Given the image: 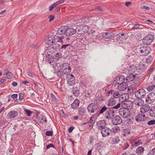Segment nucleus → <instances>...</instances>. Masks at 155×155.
Here are the masks:
<instances>
[{"instance_id":"obj_2","label":"nucleus","mask_w":155,"mask_h":155,"mask_svg":"<svg viewBox=\"0 0 155 155\" xmlns=\"http://www.w3.org/2000/svg\"><path fill=\"white\" fill-rule=\"evenodd\" d=\"M57 66L61 68L64 71V73H65L66 75L70 73L71 72V68L70 64L68 63L59 64H57Z\"/></svg>"},{"instance_id":"obj_23","label":"nucleus","mask_w":155,"mask_h":155,"mask_svg":"<svg viewBox=\"0 0 155 155\" xmlns=\"http://www.w3.org/2000/svg\"><path fill=\"white\" fill-rule=\"evenodd\" d=\"M124 107L126 109H131L133 106V103L131 101H126L124 103Z\"/></svg>"},{"instance_id":"obj_15","label":"nucleus","mask_w":155,"mask_h":155,"mask_svg":"<svg viewBox=\"0 0 155 155\" xmlns=\"http://www.w3.org/2000/svg\"><path fill=\"white\" fill-rule=\"evenodd\" d=\"M112 121L113 124L117 125L120 124L122 122V120L120 116L116 115L113 118Z\"/></svg>"},{"instance_id":"obj_61","label":"nucleus","mask_w":155,"mask_h":155,"mask_svg":"<svg viewBox=\"0 0 155 155\" xmlns=\"http://www.w3.org/2000/svg\"><path fill=\"white\" fill-rule=\"evenodd\" d=\"M131 2H126L125 3V5L127 7L129 6L130 5H131Z\"/></svg>"},{"instance_id":"obj_3","label":"nucleus","mask_w":155,"mask_h":155,"mask_svg":"<svg viewBox=\"0 0 155 155\" xmlns=\"http://www.w3.org/2000/svg\"><path fill=\"white\" fill-rule=\"evenodd\" d=\"M60 46L58 44H52L48 48V51L52 54L57 52L60 49Z\"/></svg>"},{"instance_id":"obj_7","label":"nucleus","mask_w":155,"mask_h":155,"mask_svg":"<svg viewBox=\"0 0 155 155\" xmlns=\"http://www.w3.org/2000/svg\"><path fill=\"white\" fill-rule=\"evenodd\" d=\"M66 78L67 79V84L69 86H73L75 84V78L74 75L69 73L66 74Z\"/></svg>"},{"instance_id":"obj_17","label":"nucleus","mask_w":155,"mask_h":155,"mask_svg":"<svg viewBox=\"0 0 155 155\" xmlns=\"http://www.w3.org/2000/svg\"><path fill=\"white\" fill-rule=\"evenodd\" d=\"M150 107L148 104H145L142 106L140 109V112L142 114L147 112L150 109Z\"/></svg>"},{"instance_id":"obj_42","label":"nucleus","mask_w":155,"mask_h":155,"mask_svg":"<svg viewBox=\"0 0 155 155\" xmlns=\"http://www.w3.org/2000/svg\"><path fill=\"white\" fill-rule=\"evenodd\" d=\"M57 41L58 42H60L62 44L64 43L63 41L64 39V38L63 36H57Z\"/></svg>"},{"instance_id":"obj_37","label":"nucleus","mask_w":155,"mask_h":155,"mask_svg":"<svg viewBox=\"0 0 155 155\" xmlns=\"http://www.w3.org/2000/svg\"><path fill=\"white\" fill-rule=\"evenodd\" d=\"M72 93L74 96L78 97L79 94V90L77 88H75L72 90Z\"/></svg>"},{"instance_id":"obj_22","label":"nucleus","mask_w":155,"mask_h":155,"mask_svg":"<svg viewBox=\"0 0 155 155\" xmlns=\"http://www.w3.org/2000/svg\"><path fill=\"white\" fill-rule=\"evenodd\" d=\"M18 113L16 111L12 110L10 111L8 114V117L10 119L13 118L18 116Z\"/></svg>"},{"instance_id":"obj_64","label":"nucleus","mask_w":155,"mask_h":155,"mask_svg":"<svg viewBox=\"0 0 155 155\" xmlns=\"http://www.w3.org/2000/svg\"><path fill=\"white\" fill-rule=\"evenodd\" d=\"M55 7L53 4L49 6V11H51Z\"/></svg>"},{"instance_id":"obj_43","label":"nucleus","mask_w":155,"mask_h":155,"mask_svg":"<svg viewBox=\"0 0 155 155\" xmlns=\"http://www.w3.org/2000/svg\"><path fill=\"white\" fill-rule=\"evenodd\" d=\"M94 118L92 117H91L89 120L87 122V123L88 124H91L89 125V126L92 127L94 124V121L93 119Z\"/></svg>"},{"instance_id":"obj_55","label":"nucleus","mask_w":155,"mask_h":155,"mask_svg":"<svg viewBox=\"0 0 155 155\" xmlns=\"http://www.w3.org/2000/svg\"><path fill=\"white\" fill-rule=\"evenodd\" d=\"M49 21H51L54 20V15H49Z\"/></svg>"},{"instance_id":"obj_48","label":"nucleus","mask_w":155,"mask_h":155,"mask_svg":"<svg viewBox=\"0 0 155 155\" xmlns=\"http://www.w3.org/2000/svg\"><path fill=\"white\" fill-rule=\"evenodd\" d=\"M61 56L58 53H57L54 56V59L56 60H58L59 58H61Z\"/></svg>"},{"instance_id":"obj_36","label":"nucleus","mask_w":155,"mask_h":155,"mask_svg":"<svg viewBox=\"0 0 155 155\" xmlns=\"http://www.w3.org/2000/svg\"><path fill=\"white\" fill-rule=\"evenodd\" d=\"M51 99L52 102L55 104H57L58 103V99L53 94H51Z\"/></svg>"},{"instance_id":"obj_12","label":"nucleus","mask_w":155,"mask_h":155,"mask_svg":"<svg viewBox=\"0 0 155 155\" xmlns=\"http://www.w3.org/2000/svg\"><path fill=\"white\" fill-rule=\"evenodd\" d=\"M146 94V92L143 89H139L135 93V96L137 98H143Z\"/></svg>"},{"instance_id":"obj_60","label":"nucleus","mask_w":155,"mask_h":155,"mask_svg":"<svg viewBox=\"0 0 155 155\" xmlns=\"http://www.w3.org/2000/svg\"><path fill=\"white\" fill-rule=\"evenodd\" d=\"M150 155H155V148L153 149L151 152L149 153Z\"/></svg>"},{"instance_id":"obj_16","label":"nucleus","mask_w":155,"mask_h":155,"mask_svg":"<svg viewBox=\"0 0 155 155\" xmlns=\"http://www.w3.org/2000/svg\"><path fill=\"white\" fill-rule=\"evenodd\" d=\"M135 120L137 122H141L146 120V117L144 114L139 113L135 117Z\"/></svg>"},{"instance_id":"obj_41","label":"nucleus","mask_w":155,"mask_h":155,"mask_svg":"<svg viewBox=\"0 0 155 155\" xmlns=\"http://www.w3.org/2000/svg\"><path fill=\"white\" fill-rule=\"evenodd\" d=\"M24 110L25 114H26L28 117L30 116L31 114L32 113V112L29 110L24 108Z\"/></svg>"},{"instance_id":"obj_29","label":"nucleus","mask_w":155,"mask_h":155,"mask_svg":"<svg viewBox=\"0 0 155 155\" xmlns=\"http://www.w3.org/2000/svg\"><path fill=\"white\" fill-rule=\"evenodd\" d=\"M67 27L64 26L59 28L58 31V33L60 35H62L63 34H65V31Z\"/></svg>"},{"instance_id":"obj_58","label":"nucleus","mask_w":155,"mask_h":155,"mask_svg":"<svg viewBox=\"0 0 155 155\" xmlns=\"http://www.w3.org/2000/svg\"><path fill=\"white\" fill-rule=\"evenodd\" d=\"M93 138L92 136H90L89 137V143L91 144H92L93 141Z\"/></svg>"},{"instance_id":"obj_4","label":"nucleus","mask_w":155,"mask_h":155,"mask_svg":"<svg viewBox=\"0 0 155 155\" xmlns=\"http://www.w3.org/2000/svg\"><path fill=\"white\" fill-rule=\"evenodd\" d=\"M151 49L150 47L141 46L139 48L138 52L141 55H146L148 54L150 52Z\"/></svg>"},{"instance_id":"obj_54","label":"nucleus","mask_w":155,"mask_h":155,"mask_svg":"<svg viewBox=\"0 0 155 155\" xmlns=\"http://www.w3.org/2000/svg\"><path fill=\"white\" fill-rule=\"evenodd\" d=\"M54 147V146L52 143H50V144H48L46 148L48 149H49V148H50V147Z\"/></svg>"},{"instance_id":"obj_25","label":"nucleus","mask_w":155,"mask_h":155,"mask_svg":"<svg viewBox=\"0 0 155 155\" xmlns=\"http://www.w3.org/2000/svg\"><path fill=\"white\" fill-rule=\"evenodd\" d=\"M54 61V58L51 55L48 54L46 55L45 58V61L49 64L52 63Z\"/></svg>"},{"instance_id":"obj_57","label":"nucleus","mask_w":155,"mask_h":155,"mask_svg":"<svg viewBox=\"0 0 155 155\" xmlns=\"http://www.w3.org/2000/svg\"><path fill=\"white\" fill-rule=\"evenodd\" d=\"M19 101L23 99V94L21 93L19 94Z\"/></svg>"},{"instance_id":"obj_24","label":"nucleus","mask_w":155,"mask_h":155,"mask_svg":"<svg viewBox=\"0 0 155 155\" xmlns=\"http://www.w3.org/2000/svg\"><path fill=\"white\" fill-rule=\"evenodd\" d=\"M57 70L58 71L57 72V75L60 78H63L64 77V75H66L62 69L59 67H58Z\"/></svg>"},{"instance_id":"obj_31","label":"nucleus","mask_w":155,"mask_h":155,"mask_svg":"<svg viewBox=\"0 0 155 155\" xmlns=\"http://www.w3.org/2000/svg\"><path fill=\"white\" fill-rule=\"evenodd\" d=\"M111 143L112 144L117 143L120 141L119 137L116 136L112 138L111 139Z\"/></svg>"},{"instance_id":"obj_40","label":"nucleus","mask_w":155,"mask_h":155,"mask_svg":"<svg viewBox=\"0 0 155 155\" xmlns=\"http://www.w3.org/2000/svg\"><path fill=\"white\" fill-rule=\"evenodd\" d=\"M155 89V84H150L147 87V90L149 91H151Z\"/></svg>"},{"instance_id":"obj_62","label":"nucleus","mask_w":155,"mask_h":155,"mask_svg":"<svg viewBox=\"0 0 155 155\" xmlns=\"http://www.w3.org/2000/svg\"><path fill=\"white\" fill-rule=\"evenodd\" d=\"M65 0H59L57 1L58 3L59 4V5H60L61 4H62L64 3L65 2Z\"/></svg>"},{"instance_id":"obj_30","label":"nucleus","mask_w":155,"mask_h":155,"mask_svg":"<svg viewBox=\"0 0 155 155\" xmlns=\"http://www.w3.org/2000/svg\"><path fill=\"white\" fill-rule=\"evenodd\" d=\"M135 77V74H130L127 77L126 80L127 82H129L131 81L134 79Z\"/></svg>"},{"instance_id":"obj_32","label":"nucleus","mask_w":155,"mask_h":155,"mask_svg":"<svg viewBox=\"0 0 155 155\" xmlns=\"http://www.w3.org/2000/svg\"><path fill=\"white\" fill-rule=\"evenodd\" d=\"M112 34L113 33H111L106 32L105 33L103 34L102 37L105 38L109 39L113 37Z\"/></svg>"},{"instance_id":"obj_45","label":"nucleus","mask_w":155,"mask_h":155,"mask_svg":"<svg viewBox=\"0 0 155 155\" xmlns=\"http://www.w3.org/2000/svg\"><path fill=\"white\" fill-rule=\"evenodd\" d=\"M89 28L87 26H84L82 27V30L83 32V34L84 33L89 32Z\"/></svg>"},{"instance_id":"obj_35","label":"nucleus","mask_w":155,"mask_h":155,"mask_svg":"<svg viewBox=\"0 0 155 155\" xmlns=\"http://www.w3.org/2000/svg\"><path fill=\"white\" fill-rule=\"evenodd\" d=\"M153 58L152 56H150L146 59V63L148 64H151L153 61Z\"/></svg>"},{"instance_id":"obj_10","label":"nucleus","mask_w":155,"mask_h":155,"mask_svg":"<svg viewBox=\"0 0 155 155\" xmlns=\"http://www.w3.org/2000/svg\"><path fill=\"white\" fill-rule=\"evenodd\" d=\"M155 101V92H151L147 96L146 101L148 104L152 103Z\"/></svg>"},{"instance_id":"obj_34","label":"nucleus","mask_w":155,"mask_h":155,"mask_svg":"<svg viewBox=\"0 0 155 155\" xmlns=\"http://www.w3.org/2000/svg\"><path fill=\"white\" fill-rule=\"evenodd\" d=\"M149 115L151 117H155V106L152 107L149 111Z\"/></svg>"},{"instance_id":"obj_49","label":"nucleus","mask_w":155,"mask_h":155,"mask_svg":"<svg viewBox=\"0 0 155 155\" xmlns=\"http://www.w3.org/2000/svg\"><path fill=\"white\" fill-rule=\"evenodd\" d=\"M53 132L51 130L47 131L46 132V135L47 136H51Z\"/></svg>"},{"instance_id":"obj_26","label":"nucleus","mask_w":155,"mask_h":155,"mask_svg":"<svg viewBox=\"0 0 155 155\" xmlns=\"http://www.w3.org/2000/svg\"><path fill=\"white\" fill-rule=\"evenodd\" d=\"M38 120L41 123L43 124L47 121L46 117L43 115H41L38 116Z\"/></svg>"},{"instance_id":"obj_47","label":"nucleus","mask_w":155,"mask_h":155,"mask_svg":"<svg viewBox=\"0 0 155 155\" xmlns=\"http://www.w3.org/2000/svg\"><path fill=\"white\" fill-rule=\"evenodd\" d=\"M108 108L107 107L105 106H103L101 109L99 111L100 114H102L103 113H104L105 111H106L107 109Z\"/></svg>"},{"instance_id":"obj_46","label":"nucleus","mask_w":155,"mask_h":155,"mask_svg":"<svg viewBox=\"0 0 155 155\" xmlns=\"http://www.w3.org/2000/svg\"><path fill=\"white\" fill-rule=\"evenodd\" d=\"M6 77L9 79H11L13 76V75L9 71H8L6 73Z\"/></svg>"},{"instance_id":"obj_27","label":"nucleus","mask_w":155,"mask_h":155,"mask_svg":"<svg viewBox=\"0 0 155 155\" xmlns=\"http://www.w3.org/2000/svg\"><path fill=\"white\" fill-rule=\"evenodd\" d=\"M144 150V147L140 146L137 148L135 152L137 155H141L143 153Z\"/></svg>"},{"instance_id":"obj_28","label":"nucleus","mask_w":155,"mask_h":155,"mask_svg":"<svg viewBox=\"0 0 155 155\" xmlns=\"http://www.w3.org/2000/svg\"><path fill=\"white\" fill-rule=\"evenodd\" d=\"M80 101L77 99L75 100L71 104V107L73 109H76L79 105Z\"/></svg>"},{"instance_id":"obj_20","label":"nucleus","mask_w":155,"mask_h":155,"mask_svg":"<svg viewBox=\"0 0 155 155\" xmlns=\"http://www.w3.org/2000/svg\"><path fill=\"white\" fill-rule=\"evenodd\" d=\"M76 32V30L73 28H68L66 29L65 35L67 36H70Z\"/></svg>"},{"instance_id":"obj_52","label":"nucleus","mask_w":155,"mask_h":155,"mask_svg":"<svg viewBox=\"0 0 155 155\" xmlns=\"http://www.w3.org/2000/svg\"><path fill=\"white\" fill-rule=\"evenodd\" d=\"M140 144V141H137L136 142H135L134 145L135 147H137Z\"/></svg>"},{"instance_id":"obj_1","label":"nucleus","mask_w":155,"mask_h":155,"mask_svg":"<svg viewBox=\"0 0 155 155\" xmlns=\"http://www.w3.org/2000/svg\"><path fill=\"white\" fill-rule=\"evenodd\" d=\"M108 108H112L116 110L120 108L122 105L120 103L117 104L116 100L114 98L111 97L108 101L107 104Z\"/></svg>"},{"instance_id":"obj_18","label":"nucleus","mask_w":155,"mask_h":155,"mask_svg":"<svg viewBox=\"0 0 155 155\" xmlns=\"http://www.w3.org/2000/svg\"><path fill=\"white\" fill-rule=\"evenodd\" d=\"M127 86L128 85L127 83L124 82L117 85L116 87L119 91H123L125 90L127 88Z\"/></svg>"},{"instance_id":"obj_6","label":"nucleus","mask_w":155,"mask_h":155,"mask_svg":"<svg viewBox=\"0 0 155 155\" xmlns=\"http://www.w3.org/2000/svg\"><path fill=\"white\" fill-rule=\"evenodd\" d=\"M117 110L112 108H108L106 113V118L108 120L112 119L114 116V113Z\"/></svg>"},{"instance_id":"obj_13","label":"nucleus","mask_w":155,"mask_h":155,"mask_svg":"<svg viewBox=\"0 0 155 155\" xmlns=\"http://www.w3.org/2000/svg\"><path fill=\"white\" fill-rule=\"evenodd\" d=\"M129 71H130L132 73H137L136 74H138L137 73H141L143 71V70L141 69L140 67H136L134 65L130 66L129 69Z\"/></svg>"},{"instance_id":"obj_19","label":"nucleus","mask_w":155,"mask_h":155,"mask_svg":"<svg viewBox=\"0 0 155 155\" xmlns=\"http://www.w3.org/2000/svg\"><path fill=\"white\" fill-rule=\"evenodd\" d=\"M96 125L97 128L101 130L106 127V122L104 120L99 121L97 122Z\"/></svg>"},{"instance_id":"obj_14","label":"nucleus","mask_w":155,"mask_h":155,"mask_svg":"<svg viewBox=\"0 0 155 155\" xmlns=\"http://www.w3.org/2000/svg\"><path fill=\"white\" fill-rule=\"evenodd\" d=\"M124 77L123 75L117 77L114 80V83L115 85V87L124 82Z\"/></svg>"},{"instance_id":"obj_8","label":"nucleus","mask_w":155,"mask_h":155,"mask_svg":"<svg viewBox=\"0 0 155 155\" xmlns=\"http://www.w3.org/2000/svg\"><path fill=\"white\" fill-rule=\"evenodd\" d=\"M99 107L96 104L91 103L89 104L87 107L88 112L90 113H94L95 111H97Z\"/></svg>"},{"instance_id":"obj_51","label":"nucleus","mask_w":155,"mask_h":155,"mask_svg":"<svg viewBox=\"0 0 155 155\" xmlns=\"http://www.w3.org/2000/svg\"><path fill=\"white\" fill-rule=\"evenodd\" d=\"M70 45L69 44H67L66 45H63L61 47H60V49H65L66 48L68 47L69 46H70Z\"/></svg>"},{"instance_id":"obj_39","label":"nucleus","mask_w":155,"mask_h":155,"mask_svg":"<svg viewBox=\"0 0 155 155\" xmlns=\"http://www.w3.org/2000/svg\"><path fill=\"white\" fill-rule=\"evenodd\" d=\"M86 112L85 109L84 108H81L79 109V115L82 117L84 115Z\"/></svg>"},{"instance_id":"obj_5","label":"nucleus","mask_w":155,"mask_h":155,"mask_svg":"<svg viewBox=\"0 0 155 155\" xmlns=\"http://www.w3.org/2000/svg\"><path fill=\"white\" fill-rule=\"evenodd\" d=\"M119 114L123 117L126 118L129 116L130 114V111L127 109L125 108H120L119 110Z\"/></svg>"},{"instance_id":"obj_63","label":"nucleus","mask_w":155,"mask_h":155,"mask_svg":"<svg viewBox=\"0 0 155 155\" xmlns=\"http://www.w3.org/2000/svg\"><path fill=\"white\" fill-rule=\"evenodd\" d=\"M18 97V95L16 94H14L12 95L11 97L13 99H15L17 98Z\"/></svg>"},{"instance_id":"obj_50","label":"nucleus","mask_w":155,"mask_h":155,"mask_svg":"<svg viewBox=\"0 0 155 155\" xmlns=\"http://www.w3.org/2000/svg\"><path fill=\"white\" fill-rule=\"evenodd\" d=\"M147 124L149 125L155 124V120H150L148 122Z\"/></svg>"},{"instance_id":"obj_11","label":"nucleus","mask_w":155,"mask_h":155,"mask_svg":"<svg viewBox=\"0 0 155 155\" xmlns=\"http://www.w3.org/2000/svg\"><path fill=\"white\" fill-rule=\"evenodd\" d=\"M111 132V130L107 127L104 128L101 130V133L102 137H104L109 136Z\"/></svg>"},{"instance_id":"obj_44","label":"nucleus","mask_w":155,"mask_h":155,"mask_svg":"<svg viewBox=\"0 0 155 155\" xmlns=\"http://www.w3.org/2000/svg\"><path fill=\"white\" fill-rule=\"evenodd\" d=\"M121 96L120 94L118 92H115L113 94V98H114V99L115 98H118L120 97Z\"/></svg>"},{"instance_id":"obj_59","label":"nucleus","mask_w":155,"mask_h":155,"mask_svg":"<svg viewBox=\"0 0 155 155\" xmlns=\"http://www.w3.org/2000/svg\"><path fill=\"white\" fill-rule=\"evenodd\" d=\"M74 127L72 126H71L68 129V131L69 133H71L72 131L74 129Z\"/></svg>"},{"instance_id":"obj_21","label":"nucleus","mask_w":155,"mask_h":155,"mask_svg":"<svg viewBox=\"0 0 155 155\" xmlns=\"http://www.w3.org/2000/svg\"><path fill=\"white\" fill-rule=\"evenodd\" d=\"M54 36L53 35L49 36L45 40L46 43L48 45L53 43L55 41Z\"/></svg>"},{"instance_id":"obj_53","label":"nucleus","mask_w":155,"mask_h":155,"mask_svg":"<svg viewBox=\"0 0 155 155\" xmlns=\"http://www.w3.org/2000/svg\"><path fill=\"white\" fill-rule=\"evenodd\" d=\"M140 25L139 24H136L134 25L132 28V29H134L139 28Z\"/></svg>"},{"instance_id":"obj_56","label":"nucleus","mask_w":155,"mask_h":155,"mask_svg":"<svg viewBox=\"0 0 155 155\" xmlns=\"http://www.w3.org/2000/svg\"><path fill=\"white\" fill-rule=\"evenodd\" d=\"M155 68H151L149 70L148 73L150 74H152L154 71Z\"/></svg>"},{"instance_id":"obj_33","label":"nucleus","mask_w":155,"mask_h":155,"mask_svg":"<svg viewBox=\"0 0 155 155\" xmlns=\"http://www.w3.org/2000/svg\"><path fill=\"white\" fill-rule=\"evenodd\" d=\"M138 99L136 100L135 101V104L136 105L142 106L143 104V101L141 98H138Z\"/></svg>"},{"instance_id":"obj_38","label":"nucleus","mask_w":155,"mask_h":155,"mask_svg":"<svg viewBox=\"0 0 155 155\" xmlns=\"http://www.w3.org/2000/svg\"><path fill=\"white\" fill-rule=\"evenodd\" d=\"M123 136L124 137L127 136L130 133V131L129 130L125 129H123Z\"/></svg>"},{"instance_id":"obj_9","label":"nucleus","mask_w":155,"mask_h":155,"mask_svg":"<svg viewBox=\"0 0 155 155\" xmlns=\"http://www.w3.org/2000/svg\"><path fill=\"white\" fill-rule=\"evenodd\" d=\"M153 40V36L151 35L146 36L142 39L143 43L145 45H150Z\"/></svg>"}]
</instances>
